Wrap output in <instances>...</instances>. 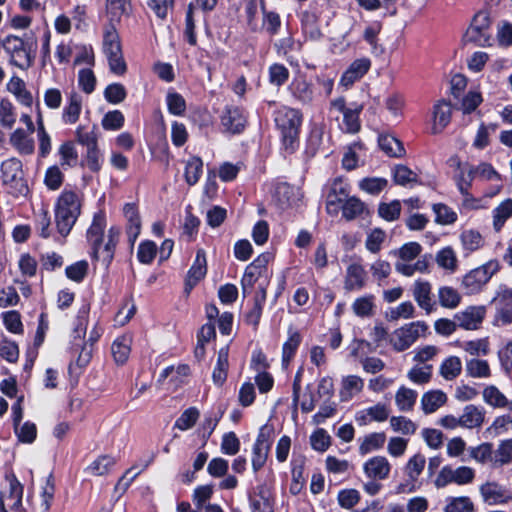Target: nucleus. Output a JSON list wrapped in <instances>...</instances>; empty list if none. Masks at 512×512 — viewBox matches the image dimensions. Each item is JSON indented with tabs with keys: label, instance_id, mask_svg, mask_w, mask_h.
Returning a JSON list of instances; mask_svg holds the SVG:
<instances>
[{
	"label": "nucleus",
	"instance_id": "c03bdc74",
	"mask_svg": "<svg viewBox=\"0 0 512 512\" xmlns=\"http://www.w3.org/2000/svg\"><path fill=\"white\" fill-rule=\"evenodd\" d=\"M460 242L462 249L467 253L479 250L484 245L482 235L473 229H467L461 232Z\"/></svg>",
	"mask_w": 512,
	"mask_h": 512
},
{
	"label": "nucleus",
	"instance_id": "79ce46f5",
	"mask_svg": "<svg viewBox=\"0 0 512 512\" xmlns=\"http://www.w3.org/2000/svg\"><path fill=\"white\" fill-rule=\"evenodd\" d=\"M229 348L227 346L222 347L218 351L217 362L213 369V382L216 385H222L227 377V370L229 366L228 362Z\"/></svg>",
	"mask_w": 512,
	"mask_h": 512
},
{
	"label": "nucleus",
	"instance_id": "49530a36",
	"mask_svg": "<svg viewBox=\"0 0 512 512\" xmlns=\"http://www.w3.org/2000/svg\"><path fill=\"white\" fill-rule=\"evenodd\" d=\"M493 452V467L498 468L512 463V438L500 441Z\"/></svg>",
	"mask_w": 512,
	"mask_h": 512
},
{
	"label": "nucleus",
	"instance_id": "0e129e2a",
	"mask_svg": "<svg viewBox=\"0 0 512 512\" xmlns=\"http://www.w3.org/2000/svg\"><path fill=\"white\" fill-rule=\"evenodd\" d=\"M60 164L62 167H73L78 160V154L72 142L63 143L59 149Z\"/></svg>",
	"mask_w": 512,
	"mask_h": 512
},
{
	"label": "nucleus",
	"instance_id": "c85d7f7f",
	"mask_svg": "<svg viewBox=\"0 0 512 512\" xmlns=\"http://www.w3.org/2000/svg\"><path fill=\"white\" fill-rule=\"evenodd\" d=\"M28 131L16 129L10 136L11 145L21 154L29 155L34 151V140Z\"/></svg>",
	"mask_w": 512,
	"mask_h": 512
},
{
	"label": "nucleus",
	"instance_id": "39448f33",
	"mask_svg": "<svg viewBox=\"0 0 512 512\" xmlns=\"http://www.w3.org/2000/svg\"><path fill=\"white\" fill-rule=\"evenodd\" d=\"M500 269L498 260H489L485 264L472 269L465 274L461 281V286L467 295H475L482 291L493 275Z\"/></svg>",
	"mask_w": 512,
	"mask_h": 512
},
{
	"label": "nucleus",
	"instance_id": "f257e3e1",
	"mask_svg": "<svg viewBox=\"0 0 512 512\" xmlns=\"http://www.w3.org/2000/svg\"><path fill=\"white\" fill-rule=\"evenodd\" d=\"M107 226L106 215L103 211L94 214L92 223L89 226L86 237L87 241L93 249L94 257L98 258L99 254L105 261L110 262L114 255V249L118 243L121 229L118 226H111L106 235L104 242V232Z\"/></svg>",
	"mask_w": 512,
	"mask_h": 512
},
{
	"label": "nucleus",
	"instance_id": "c756f323",
	"mask_svg": "<svg viewBox=\"0 0 512 512\" xmlns=\"http://www.w3.org/2000/svg\"><path fill=\"white\" fill-rule=\"evenodd\" d=\"M364 387L363 379L357 375H348L342 378L340 398L342 401H349L359 394Z\"/></svg>",
	"mask_w": 512,
	"mask_h": 512
},
{
	"label": "nucleus",
	"instance_id": "c9c22d12",
	"mask_svg": "<svg viewBox=\"0 0 512 512\" xmlns=\"http://www.w3.org/2000/svg\"><path fill=\"white\" fill-rule=\"evenodd\" d=\"M115 464L116 458L112 455H100L86 467V472L93 476H104L110 473Z\"/></svg>",
	"mask_w": 512,
	"mask_h": 512
},
{
	"label": "nucleus",
	"instance_id": "5fc2aeb1",
	"mask_svg": "<svg viewBox=\"0 0 512 512\" xmlns=\"http://www.w3.org/2000/svg\"><path fill=\"white\" fill-rule=\"evenodd\" d=\"M302 30L305 36L313 41L319 40L322 33L317 24V17L314 13L304 12L301 17Z\"/></svg>",
	"mask_w": 512,
	"mask_h": 512
},
{
	"label": "nucleus",
	"instance_id": "bf43d9fd",
	"mask_svg": "<svg viewBox=\"0 0 512 512\" xmlns=\"http://www.w3.org/2000/svg\"><path fill=\"white\" fill-rule=\"evenodd\" d=\"M384 444V435L381 433H371L365 436L359 446V453L367 455L382 448Z\"/></svg>",
	"mask_w": 512,
	"mask_h": 512
},
{
	"label": "nucleus",
	"instance_id": "2f4dec72",
	"mask_svg": "<svg viewBox=\"0 0 512 512\" xmlns=\"http://www.w3.org/2000/svg\"><path fill=\"white\" fill-rule=\"evenodd\" d=\"M447 402V395L441 390H431L421 397V407L425 414L437 411Z\"/></svg>",
	"mask_w": 512,
	"mask_h": 512
},
{
	"label": "nucleus",
	"instance_id": "bb28decb",
	"mask_svg": "<svg viewBox=\"0 0 512 512\" xmlns=\"http://www.w3.org/2000/svg\"><path fill=\"white\" fill-rule=\"evenodd\" d=\"M23 486L15 478L9 479V491L0 495L5 505L11 510H18L22 504Z\"/></svg>",
	"mask_w": 512,
	"mask_h": 512
},
{
	"label": "nucleus",
	"instance_id": "052dcab7",
	"mask_svg": "<svg viewBox=\"0 0 512 512\" xmlns=\"http://www.w3.org/2000/svg\"><path fill=\"white\" fill-rule=\"evenodd\" d=\"M167 109L170 114L182 116L186 111V101L183 96L173 90H169L166 95Z\"/></svg>",
	"mask_w": 512,
	"mask_h": 512
},
{
	"label": "nucleus",
	"instance_id": "dca6fc26",
	"mask_svg": "<svg viewBox=\"0 0 512 512\" xmlns=\"http://www.w3.org/2000/svg\"><path fill=\"white\" fill-rule=\"evenodd\" d=\"M484 503L488 505H505L512 501V493L496 481H487L479 487Z\"/></svg>",
	"mask_w": 512,
	"mask_h": 512
},
{
	"label": "nucleus",
	"instance_id": "6ab92c4d",
	"mask_svg": "<svg viewBox=\"0 0 512 512\" xmlns=\"http://www.w3.org/2000/svg\"><path fill=\"white\" fill-rule=\"evenodd\" d=\"M406 97L403 92L392 90L386 95V122L399 123L404 117Z\"/></svg>",
	"mask_w": 512,
	"mask_h": 512
},
{
	"label": "nucleus",
	"instance_id": "7ed1b4c3",
	"mask_svg": "<svg viewBox=\"0 0 512 512\" xmlns=\"http://www.w3.org/2000/svg\"><path fill=\"white\" fill-rule=\"evenodd\" d=\"M275 123L281 132L285 149L293 151L302 123L301 112L294 108L282 107L275 114Z\"/></svg>",
	"mask_w": 512,
	"mask_h": 512
},
{
	"label": "nucleus",
	"instance_id": "e2e57ef3",
	"mask_svg": "<svg viewBox=\"0 0 512 512\" xmlns=\"http://www.w3.org/2000/svg\"><path fill=\"white\" fill-rule=\"evenodd\" d=\"M363 470L369 479H383L384 458L380 456L370 458L364 463Z\"/></svg>",
	"mask_w": 512,
	"mask_h": 512
},
{
	"label": "nucleus",
	"instance_id": "393cba45",
	"mask_svg": "<svg viewBox=\"0 0 512 512\" xmlns=\"http://www.w3.org/2000/svg\"><path fill=\"white\" fill-rule=\"evenodd\" d=\"M222 126L231 133H240L246 124V116L238 107L227 108L221 117Z\"/></svg>",
	"mask_w": 512,
	"mask_h": 512
},
{
	"label": "nucleus",
	"instance_id": "8fccbe9b",
	"mask_svg": "<svg viewBox=\"0 0 512 512\" xmlns=\"http://www.w3.org/2000/svg\"><path fill=\"white\" fill-rule=\"evenodd\" d=\"M460 293L453 287L442 286L438 289V300L442 307L455 309L461 303Z\"/></svg>",
	"mask_w": 512,
	"mask_h": 512
},
{
	"label": "nucleus",
	"instance_id": "7c9ffc66",
	"mask_svg": "<svg viewBox=\"0 0 512 512\" xmlns=\"http://www.w3.org/2000/svg\"><path fill=\"white\" fill-rule=\"evenodd\" d=\"M302 341L299 331L293 328L288 330V338L282 346V365L287 367L296 354L298 347Z\"/></svg>",
	"mask_w": 512,
	"mask_h": 512
},
{
	"label": "nucleus",
	"instance_id": "69168bd1",
	"mask_svg": "<svg viewBox=\"0 0 512 512\" xmlns=\"http://www.w3.org/2000/svg\"><path fill=\"white\" fill-rule=\"evenodd\" d=\"M103 164V155L98 146L86 149V154L83 157L82 165L87 167L92 172H98Z\"/></svg>",
	"mask_w": 512,
	"mask_h": 512
},
{
	"label": "nucleus",
	"instance_id": "3c124183",
	"mask_svg": "<svg viewBox=\"0 0 512 512\" xmlns=\"http://www.w3.org/2000/svg\"><path fill=\"white\" fill-rule=\"evenodd\" d=\"M131 338L129 336H121L112 343V354L114 360L118 364H124L130 355Z\"/></svg>",
	"mask_w": 512,
	"mask_h": 512
},
{
	"label": "nucleus",
	"instance_id": "864d4df0",
	"mask_svg": "<svg viewBox=\"0 0 512 512\" xmlns=\"http://www.w3.org/2000/svg\"><path fill=\"white\" fill-rule=\"evenodd\" d=\"M390 428L393 432L403 436L415 434L417 425L411 419L404 416H392L389 420Z\"/></svg>",
	"mask_w": 512,
	"mask_h": 512
},
{
	"label": "nucleus",
	"instance_id": "412c9836",
	"mask_svg": "<svg viewBox=\"0 0 512 512\" xmlns=\"http://www.w3.org/2000/svg\"><path fill=\"white\" fill-rule=\"evenodd\" d=\"M371 62L368 58H360L353 61L341 76L339 84L344 88L351 87L360 80L369 70Z\"/></svg>",
	"mask_w": 512,
	"mask_h": 512
},
{
	"label": "nucleus",
	"instance_id": "6e6d98bb",
	"mask_svg": "<svg viewBox=\"0 0 512 512\" xmlns=\"http://www.w3.org/2000/svg\"><path fill=\"white\" fill-rule=\"evenodd\" d=\"M474 503L468 496L450 497L447 499L444 512H474Z\"/></svg>",
	"mask_w": 512,
	"mask_h": 512
},
{
	"label": "nucleus",
	"instance_id": "e433bc0d",
	"mask_svg": "<svg viewBox=\"0 0 512 512\" xmlns=\"http://www.w3.org/2000/svg\"><path fill=\"white\" fill-rule=\"evenodd\" d=\"M462 372V361L458 356L445 358L439 366V374L446 381L455 380Z\"/></svg>",
	"mask_w": 512,
	"mask_h": 512
},
{
	"label": "nucleus",
	"instance_id": "2eb2a0df",
	"mask_svg": "<svg viewBox=\"0 0 512 512\" xmlns=\"http://www.w3.org/2000/svg\"><path fill=\"white\" fill-rule=\"evenodd\" d=\"M486 313L487 309L484 305H471L457 312L454 315V319L460 328L473 331L481 327Z\"/></svg>",
	"mask_w": 512,
	"mask_h": 512
},
{
	"label": "nucleus",
	"instance_id": "a18cd8bd",
	"mask_svg": "<svg viewBox=\"0 0 512 512\" xmlns=\"http://www.w3.org/2000/svg\"><path fill=\"white\" fill-rule=\"evenodd\" d=\"M512 217V198H507L502 201L493 210V228L499 232L504 226L505 222Z\"/></svg>",
	"mask_w": 512,
	"mask_h": 512
},
{
	"label": "nucleus",
	"instance_id": "58836bf2",
	"mask_svg": "<svg viewBox=\"0 0 512 512\" xmlns=\"http://www.w3.org/2000/svg\"><path fill=\"white\" fill-rule=\"evenodd\" d=\"M203 173V161L198 156H191L185 161L184 178L189 186L195 185Z\"/></svg>",
	"mask_w": 512,
	"mask_h": 512
},
{
	"label": "nucleus",
	"instance_id": "b1692460",
	"mask_svg": "<svg viewBox=\"0 0 512 512\" xmlns=\"http://www.w3.org/2000/svg\"><path fill=\"white\" fill-rule=\"evenodd\" d=\"M452 116V106L445 100H439L432 110V132L434 134L441 133L450 123Z\"/></svg>",
	"mask_w": 512,
	"mask_h": 512
},
{
	"label": "nucleus",
	"instance_id": "a19ab883",
	"mask_svg": "<svg viewBox=\"0 0 512 512\" xmlns=\"http://www.w3.org/2000/svg\"><path fill=\"white\" fill-rule=\"evenodd\" d=\"M102 47L105 56L122 51L120 37L113 24L105 27Z\"/></svg>",
	"mask_w": 512,
	"mask_h": 512
},
{
	"label": "nucleus",
	"instance_id": "de8ad7c7",
	"mask_svg": "<svg viewBox=\"0 0 512 512\" xmlns=\"http://www.w3.org/2000/svg\"><path fill=\"white\" fill-rule=\"evenodd\" d=\"M253 512H273V504L270 492L264 487L258 488V492L250 498Z\"/></svg>",
	"mask_w": 512,
	"mask_h": 512
},
{
	"label": "nucleus",
	"instance_id": "1a4fd4ad",
	"mask_svg": "<svg viewBox=\"0 0 512 512\" xmlns=\"http://www.w3.org/2000/svg\"><path fill=\"white\" fill-rule=\"evenodd\" d=\"M475 478V470L468 466H459L453 469L451 466H444L439 471L434 485L436 488L441 489L451 483L457 485H467L473 482Z\"/></svg>",
	"mask_w": 512,
	"mask_h": 512
},
{
	"label": "nucleus",
	"instance_id": "4d7b16f0",
	"mask_svg": "<svg viewBox=\"0 0 512 512\" xmlns=\"http://www.w3.org/2000/svg\"><path fill=\"white\" fill-rule=\"evenodd\" d=\"M432 370L433 366L430 364H426L423 366H413L407 373L408 379L417 384L424 385L430 382L432 378Z\"/></svg>",
	"mask_w": 512,
	"mask_h": 512
},
{
	"label": "nucleus",
	"instance_id": "603ef678",
	"mask_svg": "<svg viewBox=\"0 0 512 512\" xmlns=\"http://www.w3.org/2000/svg\"><path fill=\"white\" fill-rule=\"evenodd\" d=\"M461 348L473 358L486 356L490 352V342L487 337L465 341Z\"/></svg>",
	"mask_w": 512,
	"mask_h": 512
},
{
	"label": "nucleus",
	"instance_id": "f704fd0d",
	"mask_svg": "<svg viewBox=\"0 0 512 512\" xmlns=\"http://www.w3.org/2000/svg\"><path fill=\"white\" fill-rule=\"evenodd\" d=\"M435 261L441 269L449 273H454L458 269L457 254L451 246L440 249L436 253Z\"/></svg>",
	"mask_w": 512,
	"mask_h": 512
},
{
	"label": "nucleus",
	"instance_id": "09e8293b",
	"mask_svg": "<svg viewBox=\"0 0 512 512\" xmlns=\"http://www.w3.org/2000/svg\"><path fill=\"white\" fill-rule=\"evenodd\" d=\"M417 392L413 389L402 386L395 395V403L402 412L411 411L416 403Z\"/></svg>",
	"mask_w": 512,
	"mask_h": 512
},
{
	"label": "nucleus",
	"instance_id": "37998d69",
	"mask_svg": "<svg viewBox=\"0 0 512 512\" xmlns=\"http://www.w3.org/2000/svg\"><path fill=\"white\" fill-rule=\"evenodd\" d=\"M456 185L458 190L463 196L462 205L467 209H479L481 208L480 200L473 197L472 194L469 193L472 184L470 183V179H464L463 176L455 177Z\"/></svg>",
	"mask_w": 512,
	"mask_h": 512
},
{
	"label": "nucleus",
	"instance_id": "ea45409f",
	"mask_svg": "<svg viewBox=\"0 0 512 512\" xmlns=\"http://www.w3.org/2000/svg\"><path fill=\"white\" fill-rule=\"evenodd\" d=\"M365 283V271L359 264H351L347 268L345 288L347 290H359Z\"/></svg>",
	"mask_w": 512,
	"mask_h": 512
},
{
	"label": "nucleus",
	"instance_id": "4c0bfd02",
	"mask_svg": "<svg viewBox=\"0 0 512 512\" xmlns=\"http://www.w3.org/2000/svg\"><path fill=\"white\" fill-rule=\"evenodd\" d=\"M465 371L470 378L486 379L491 376V368L488 361L480 358L467 360Z\"/></svg>",
	"mask_w": 512,
	"mask_h": 512
},
{
	"label": "nucleus",
	"instance_id": "ddd939ff",
	"mask_svg": "<svg viewBox=\"0 0 512 512\" xmlns=\"http://www.w3.org/2000/svg\"><path fill=\"white\" fill-rule=\"evenodd\" d=\"M4 50L10 55V61L20 69H27L32 64L30 53L25 47L22 38L16 35H8L3 41Z\"/></svg>",
	"mask_w": 512,
	"mask_h": 512
},
{
	"label": "nucleus",
	"instance_id": "13d9d810",
	"mask_svg": "<svg viewBox=\"0 0 512 512\" xmlns=\"http://www.w3.org/2000/svg\"><path fill=\"white\" fill-rule=\"evenodd\" d=\"M470 456L477 463H490L493 466L494 452L492 443L485 442L476 447H472L470 449Z\"/></svg>",
	"mask_w": 512,
	"mask_h": 512
},
{
	"label": "nucleus",
	"instance_id": "9b49d317",
	"mask_svg": "<svg viewBox=\"0 0 512 512\" xmlns=\"http://www.w3.org/2000/svg\"><path fill=\"white\" fill-rule=\"evenodd\" d=\"M273 428L269 425H263L259 429L256 441L252 448V468L255 472L259 471L266 463L271 444Z\"/></svg>",
	"mask_w": 512,
	"mask_h": 512
},
{
	"label": "nucleus",
	"instance_id": "423d86ee",
	"mask_svg": "<svg viewBox=\"0 0 512 512\" xmlns=\"http://www.w3.org/2000/svg\"><path fill=\"white\" fill-rule=\"evenodd\" d=\"M428 325L423 321L411 322L394 330L389 336V344L397 351L402 352L410 348L418 338L426 335Z\"/></svg>",
	"mask_w": 512,
	"mask_h": 512
},
{
	"label": "nucleus",
	"instance_id": "473e14b6",
	"mask_svg": "<svg viewBox=\"0 0 512 512\" xmlns=\"http://www.w3.org/2000/svg\"><path fill=\"white\" fill-rule=\"evenodd\" d=\"M289 89L292 95L302 103H310L313 99V89L311 83H309L304 77H295Z\"/></svg>",
	"mask_w": 512,
	"mask_h": 512
},
{
	"label": "nucleus",
	"instance_id": "5701e85b",
	"mask_svg": "<svg viewBox=\"0 0 512 512\" xmlns=\"http://www.w3.org/2000/svg\"><path fill=\"white\" fill-rule=\"evenodd\" d=\"M123 215L127 221L126 233L128 241L133 245L141 232V219L135 203H126L123 206Z\"/></svg>",
	"mask_w": 512,
	"mask_h": 512
},
{
	"label": "nucleus",
	"instance_id": "6e6552de",
	"mask_svg": "<svg viewBox=\"0 0 512 512\" xmlns=\"http://www.w3.org/2000/svg\"><path fill=\"white\" fill-rule=\"evenodd\" d=\"M491 25L490 16L485 11L478 12L472 19V22L464 34V41L475 43L479 46L490 44L491 34L489 32Z\"/></svg>",
	"mask_w": 512,
	"mask_h": 512
},
{
	"label": "nucleus",
	"instance_id": "f3484780",
	"mask_svg": "<svg viewBox=\"0 0 512 512\" xmlns=\"http://www.w3.org/2000/svg\"><path fill=\"white\" fill-rule=\"evenodd\" d=\"M84 106L83 96L72 90L67 93L61 112V121L64 125H75L82 114Z\"/></svg>",
	"mask_w": 512,
	"mask_h": 512
},
{
	"label": "nucleus",
	"instance_id": "f8f14e48",
	"mask_svg": "<svg viewBox=\"0 0 512 512\" xmlns=\"http://www.w3.org/2000/svg\"><path fill=\"white\" fill-rule=\"evenodd\" d=\"M331 106L333 109L343 114L340 128L344 132L355 134L360 130L359 115L362 111V105L353 103L350 106H346L344 99L338 98L331 103Z\"/></svg>",
	"mask_w": 512,
	"mask_h": 512
},
{
	"label": "nucleus",
	"instance_id": "cd10ccee",
	"mask_svg": "<svg viewBox=\"0 0 512 512\" xmlns=\"http://www.w3.org/2000/svg\"><path fill=\"white\" fill-rule=\"evenodd\" d=\"M7 90L12 93L17 101L25 106L31 107L33 104V96L30 91L27 90L25 82L19 77H12L7 83Z\"/></svg>",
	"mask_w": 512,
	"mask_h": 512
},
{
	"label": "nucleus",
	"instance_id": "680f3d73",
	"mask_svg": "<svg viewBox=\"0 0 512 512\" xmlns=\"http://www.w3.org/2000/svg\"><path fill=\"white\" fill-rule=\"evenodd\" d=\"M127 0H107L106 12L111 22L120 21L121 17L128 13Z\"/></svg>",
	"mask_w": 512,
	"mask_h": 512
},
{
	"label": "nucleus",
	"instance_id": "4be33fe9",
	"mask_svg": "<svg viewBox=\"0 0 512 512\" xmlns=\"http://www.w3.org/2000/svg\"><path fill=\"white\" fill-rule=\"evenodd\" d=\"M412 295L418 304L427 314L434 310L432 300V285L427 280L418 279L413 284Z\"/></svg>",
	"mask_w": 512,
	"mask_h": 512
},
{
	"label": "nucleus",
	"instance_id": "a878e982",
	"mask_svg": "<svg viewBox=\"0 0 512 512\" xmlns=\"http://www.w3.org/2000/svg\"><path fill=\"white\" fill-rule=\"evenodd\" d=\"M484 411L475 405H466L459 416L460 425L462 428L474 429L479 428L484 423Z\"/></svg>",
	"mask_w": 512,
	"mask_h": 512
},
{
	"label": "nucleus",
	"instance_id": "f03ea898",
	"mask_svg": "<svg viewBox=\"0 0 512 512\" xmlns=\"http://www.w3.org/2000/svg\"><path fill=\"white\" fill-rule=\"evenodd\" d=\"M81 212L79 196L73 191L64 190L55 206V219L58 232L66 236L71 231Z\"/></svg>",
	"mask_w": 512,
	"mask_h": 512
},
{
	"label": "nucleus",
	"instance_id": "338daca9",
	"mask_svg": "<svg viewBox=\"0 0 512 512\" xmlns=\"http://www.w3.org/2000/svg\"><path fill=\"white\" fill-rule=\"evenodd\" d=\"M392 177L398 185H408L417 182V174L405 165H396L392 169Z\"/></svg>",
	"mask_w": 512,
	"mask_h": 512
},
{
	"label": "nucleus",
	"instance_id": "20e7f679",
	"mask_svg": "<svg viewBox=\"0 0 512 512\" xmlns=\"http://www.w3.org/2000/svg\"><path fill=\"white\" fill-rule=\"evenodd\" d=\"M271 258L272 255L270 253H262L246 267L244 275L241 279V288L244 296L249 295L252 292L254 285L261 281L259 283V289L261 292L262 300L265 299V287L269 277L267 265Z\"/></svg>",
	"mask_w": 512,
	"mask_h": 512
},
{
	"label": "nucleus",
	"instance_id": "aec40b11",
	"mask_svg": "<svg viewBox=\"0 0 512 512\" xmlns=\"http://www.w3.org/2000/svg\"><path fill=\"white\" fill-rule=\"evenodd\" d=\"M207 273L206 254L203 249H198L195 260L188 271L185 281V291L189 293Z\"/></svg>",
	"mask_w": 512,
	"mask_h": 512
},
{
	"label": "nucleus",
	"instance_id": "a211bd4d",
	"mask_svg": "<svg viewBox=\"0 0 512 512\" xmlns=\"http://www.w3.org/2000/svg\"><path fill=\"white\" fill-rule=\"evenodd\" d=\"M350 196V190L347 183L341 179H336L331 185L326 198V211L332 216L338 215L341 206Z\"/></svg>",
	"mask_w": 512,
	"mask_h": 512
},
{
	"label": "nucleus",
	"instance_id": "774afa93",
	"mask_svg": "<svg viewBox=\"0 0 512 512\" xmlns=\"http://www.w3.org/2000/svg\"><path fill=\"white\" fill-rule=\"evenodd\" d=\"M484 401L493 407H505L507 398L505 395L494 385H489L483 390Z\"/></svg>",
	"mask_w": 512,
	"mask_h": 512
},
{
	"label": "nucleus",
	"instance_id": "72a5a7b5",
	"mask_svg": "<svg viewBox=\"0 0 512 512\" xmlns=\"http://www.w3.org/2000/svg\"><path fill=\"white\" fill-rule=\"evenodd\" d=\"M340 211L342 212V217L347 221H352L366 212L368 209L363 201H361L356 196H349L348 199L341 206Z\"/></svg>",
	"mask_w": 512,
	"mask_h": 512
},
{
	"label": "nucleus",
	"instance_id": "9d476101",
	"mask_svg": "<svg viewBox=\"0 0 512 512\" xmlns=\"http://www.w3.org/2000/svg\"><path fill=\"white\" fill-rule=\"evenodd\" d=\"M452 160L456 163L459 170L456 176H463L464 179H470L471 184L474 179L492 183L502 182L501 175L490 163L481 162L476 166H462L458 158Z\"/></svg>",
	"mask_w": 512,
	"mask_h": 512
},
{
	"label": "nucleus",
	"instance_id": "4468645a",
	"mask_svg": "<svg viewBox=\"0 0 512 512\" xmlns=\"http://www.w3.org/2000/svg\"><path fill=\"white\" fill-rule=\"evenodd\" d=\"M426 464V458L423 454L417 453L413 455L406 463L404 467L405 475L407 476V483L399 484L396 488V493H412L417 487L419 476L422 474Z\"/></svg>",
	"mask_w": 512,
	"mask_h": 512
},
{
	"label": "nucleus",
	"instance_id": "0eeeda50",
	"mask_svg": "<svg viewBox=\"0 0 512 512\" xmlns=\"http://www.w3.org/2000/svg\"><path fill=\"white\" fill-rule=\"evenodd\" d=\"M2 182L7 191L15 196H24L28 186L23 178L22 164L16 158L5 160L1 165Z\"/></svg>",
	"mask_w": 512,
	"mask_h": 512
}]
</instances>
